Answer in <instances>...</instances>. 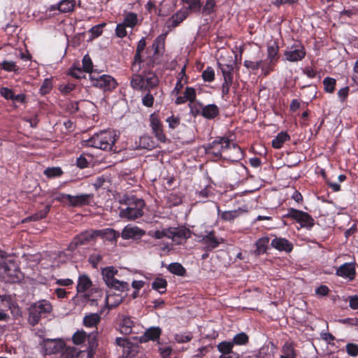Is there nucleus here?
I'll return each instance as SVG.
<instances>
[{"instance_id":"21","label":"nucleus","mask_w":358,"mask_h":358,"mask_svg":"<svg viewBox=\"0 0 358 358\" xmlns=\"http://www.w3.org/2000/svg\"><path fill=\"white\" fill-rule=\"evenodd\" d=\"M279 46L276 41H271L267 45V60L271 65H275L279 59Z\"/></svg>"},{"instance_id":"29","label":"nucleus","mask_w":358,"mask_h":358,"mask_svg":"<svg viewBox=\"0 0 358 358\" xmlns=\"http://www.w3.org/2000/svg\"><path fill=\"white\" fill-rule=\"evenodd\" d=\"M220 114V109L216 104L203 106L202 117L207 120H213Z\"/></svg>"},{"instance_id":"8","label":"nucleus","mask_w":358,"mask_h":358,"mask_svg":"<svg viewBox=\"0 0 358 358\" xmlns=\"http://www.w3.org/2000/svg\"><path fill=\"white\" fill-rule=\"evenodd\" d=\"M282 221L285 225L287 223L285 219H290L300 224L301 228L310 230L315 225V220L313 217L306 212L294 208H289L287 213L282 215Z\"/></svg>"},{"instance_id":"3","label":"nucleus","mask_w":358,"mask_h":358,"mask_svg":"<svg viewBox=\"0 0 358 358\" xmlns=\"http://www.w3.org/2000/svg\"><path fill=\"white\" fill-rule=\"evenodd\" d=\"M114 131L103 130L94 134L85 141V145L103 150H111L117 141Z\"/></svg>"},{"instance_id":"56","label":"nucleus","mask_w":358,"mask_h":358,"mask_svg":"<svg viewBox=\"0 0 358 358\" xmlns=\"http://www.w3.org/2000/svg\"><path fill=\"white\" fill-rule=\"evenodd\" d=\"M192 338L193 336L191 333H188L187 334H176L174 336L175 341L178 343H188L192 341Z\"/></svg>"},{"instance_id":"33","label":"nucleus","mask_w":358,"mask_h":358,"mask_svg":"<svg viewBox=\"0 0 358 358\" xmlns=\"http://www.w3.org/2000/svg\"><path fill=\"white\" fill-rule=\"evenodd\" d=\"M50 195L53 198L54 201H57L63 205H67L69 206L71 200V194L59 192L57 191V189H52L50 192Z\"/></svg>"},{"instance_id":"55","label":"nucleus","mask_w":358,"mask_h":358,"mask_svg":"<svg viewBox=\"0 0 358 358\" xmlns=\"http://www.w3.org/2000/svg\"><path fill=\"white\" fill-rule=\"evenodd\" d=\"M148 92L142 97V103L144 106L150 108L154 104L155 98L154 95L151 93V90Z\"/></svg>"},{"instance_id":"37","label":"nucleus","mask_w":358,"mask_h":358,"mask_svg":"<svg viewBox=\"0 0 358 358\" xmlns=\"http://www.w3.org/2000/svg\"><path fill=\"white\" fill-rule=\"evenodd\" d=\"M51 206L48 204L46 205L43 209H41L31 216L28 217L27 220L29 221H38L45 218L50 210Z\"/></svg>"},{"instance_id":"35","label":"nucleus","mask_w":358,"mask_h":358,"mask_svg":"<svg viewBox=\"0 0 358 358\" xmlns=\"http://www.w3.org/2000/svg\"><path fill=\"white\" fill-rule=\"evenodd\" d=\"M167 285L166 280L162 278H157L152 282V288L161 294L166 293Z\"/></svg>"},{"instance_id":"25","label":"nucleus","mask_w":358,"mask_h":358,"mask_svg":"<svg viewBox=\"0 0 358 358\" xmlns=\"http://www.w3.org/2000/svg\"><path fill=\"white\" fill-rule=\"evenodd\" d=\"M196 90L194 88L191 87H187L183 93L182 96H178L175 101L176 104L180 105L185 103L187 101L192 103L195 101L196 99Z\"/></svg>"},{"instance_id":"15","label":"nucleus","mask_w":358,"mask_h":358,"mask_svg":"<svg viewBox=\"0 0 358 358\" xmlns=\"http://www.w3.org/2000/svg\"><path fill=\"white\" fill-rule=\"evenodd\" d=\"M168 233V237L178 243L189 238L192 234L191 231L186 227L169 229Z\"/></svg>"},{"instance_id":"2","label":"nucleus","mask_w":358,"mask_h":358,"mask_svg":"<svg viewBox=\"0 0 358 358\" xmlns=\"http://www.w3.org/2000/svg\"><path fill=\"white\" fill-rule=\"evenodd\" d=\"M120 203L127 206L126 208H120L119 215L121 218L135 220L143 216V208L145 206L143 199L134 196H125Z\"/></svg>"},{"instance_id":"23","label":"nucleus","mask_w":358,"mask_h":358,"mask_svg":"<svg viewBox=\"0 0 358 358\" xmlns=\"http://www.w3.org/2000/svg\"><path fill=\"white\" fill-rule=\"evenodd\" d=\"M145 234V231L138 227L127 225L122 230L121 236L124 240L140 238Z\"/></svg>"},{"instance_id":"57","label":"nucleus","mask_w":358,"mask_h":358,"mask_svg":"<svg viewBox=\"0 0 358 358\" xmlns=\"http://www.w3.org/2000/svg\"><path fill=\"white\" fill-rule=\"evenodd\" d=\"M345 349L348 355L353 357L358 356V344L349 343L346 345Z\"/></svg>"},{"instance_id":"24","label":"nucleus","mask_w":358,"mask_h":358,"mask_svg":"<svg viewBox=\"0 0 358 358\" xmlns=\"http://www.w3.org/2000/svg\"><path fill=\"white\" fill-rule=\"evenodd\" d=\"M271 245L279 250L290 252L293 250V245L286 238L275 237L271 241Z\"/></svg>"},{"instance_id":"11","label":"nucleus","mask_w":358,"mask_h":358,"mask_svg":"<svg viewBox=\"0 0 358 358\" xmlns=\"http://www.w3.org/2000/svg\"><path fill=\"white\" fill-rule=\"evenodd\" d=\"M205 232V234H194V236L198 238V241L204 245V250L207 252L212 251L223 243L224 239L217 236L214 230L206 231Z\"/></svg>"},{"instance_id":"51","label":"nucleus","mask_w":358,"mask_h":358,"mask_svg":"<svg viewBox=\"0 0 358 358\" xmlns=\"http://www.w3.org/2000/svg\"><path fill=\"white\" fill-rule=\"evenodd\" d=\"M222 69V71L223 73L224 80L223 84H225L226 86H227V85H231L233 83V78H234L233 70H234V69Z\"/></svg>"},{"instance_id":"61","label":"nucleus","mask_w":358,"mask_h":358,"mask_svg":"<svg viewBox=\"0 0 358 358\" xmlns=\"http://www.w3.org/2000/svg\"><path fill=\"white\" fill-rule=\"evenodd\" d=\"M102 256L100 254H92L89 257V262L94 268L97 267L98 264L102 260Z\"/></svg>"},{"instance_id":"38","label":"nucleus","mask_w":358,"mask_h":358,"mask_svg":"<svg viewBox=\"0 0 358 358\" xmlns=\"http://www.w3.org/2000/svg\"><path fill=\"white\" fill-rule=\"evenodd\" d=\"M167 268L171 273L178 276H185L186 274L185 268L181 264L178 262L171 263Z\"/></svg>"},{"instance_id":"20","label":"nucleus","mask_w":358,"mask_h":358,"mask_svg":"<svg viewBox=\"0 0 358 358\" xmlns=\"http://www.w3.org/2000/svg\"><path fill=\"white\" fill-rule=\"evenodd\" d=\"M76 7V0H61L59 3L51 5L50 11L59 10L61 13L73 12Z\"/></svg>"},{"instance_id":"12","label":"nucleus","mask_w":358,"mask_h":358,"mask_svg":"<svg viewBox=\"0 0 358 358\" xmlns=\"http://www.w3.org/2000/svg\"><path fill=\"white\" fill-rule=\"evenodd\" d=\"M150 126L155 138L161 143H166L167 138L164 134L163 124L156 113L150 115Z\"/></svg>"},{"instance_id":"5","label":"nucleus","mask_w":358,"mask_h":358,"mask_svg":"<svg viewBox=\"0 0 358 358\" xmlns=\"http://www.w3.org/2000/svg\"><path fill=\"white\" fill-rule=\"evenodd\" d=\"M0 278L8 283L20 282L24 275L14 261H0Z\"/></svg>"},{"instance_id":"19","label":"nucleus","mask_w":358,"mask_h":358,"mask_svg":"<svg viewBox=\"0 0 358 358\" xmlns=\"http://www.w3.org/2000/svg\"><path fill=\"white\" fill-rule=\"evenodd\" d=\"M162 331L159 327H151L145 330L144 334L140 336V343H147L148 341H158Z\"/></svg>"},{"instance_id":"22","label":"nucleus","mask_w":358,"mask_h":358,"mask_svg":"<svg viewBox=\"0 0 358 358\" xmlns=\"http://www.w3.org/2000/svg\"><path fill=\"white\" fill-rule=\"evenodd\" d=\"M306 55V52L303 46L292 47L285 53V57L287 60L296 62L301 60Z\"/></svg>"},{"instance_id":"30","label":"nucleus","mask_w":358,"mask_h":358,"mask_svg":"<svg viewBox=\"0 0 358 358\" xmlns=\"http://www.w3.org/2000/svg\"><path fill=\"white\" fill-rule=\"evenodd\" d=\"M185 70L186 69H181L180 72L178 73L176 86L172 91L173 95H178L183 88L184 85L187 83L188 77L186 76Z\"/></svg>"},{"instance_id":"16","label":"nucleus","mask_w":358,"mask_h":358,"mask_svg":"<svg viewBox=\"0 0 358 358\" xmlns=\"http://www.w3.org/2000/svg\"><path fill=\"white\" fill-rule=\"evenodd\" d=\"M336 275L350 280L356 276V268L354 263H345L336 268Z\"/></svg>"},{"instance_id":"14","label":"nucleus","mask_w":358,"mask_h":358,"mask_svg":"<svg viewBox=\"0 0 358 358\" xmlns=\"http://www.w3.org/2000/svg\"><path fill=\"white\" fill-rule=\"evenodd\" d=\"M65 344L60 340L47 339L44 341L43 349L46 355H55L63 351Z\"/></svg>"},{"instance_id":"36","label":"nucleus","mask_w":358,"mask_h":358,"mask_svg":"<svg viewBox=\"0 0 358 358\" xmlns=\"http://www.w3.org/2000/svg\"><path fill=\"white\" fill-rule=\"evenodd\" d=\"M106 285L110 288L115 289V290L120 292H127L129 290V285L128 282L120 281L116 278L110 282V283L106 284Z\"/></svg>"},{"instance_id":"28","label":"nucleus","mask_w":358,"mask_h":358,"mask_svg":"<svg viewBox=\"0 0 358 358\" xmlns=\"http://www.w3.org/2000/svg\"><path fill=\"white\" fill-rule=\"evenodd\" d=\"M97 237H101L110 242L116 241L120 236V234L115 229L107 228L104 229H96Z\"/></svg>"},{"instance_id":"64","label":"nucleus","mask_w":358,"mask_h":358,"mask_svg":"<svg viewBox=\"0 0 358 358\" xmlns=\"http://www.w3.org/2000/svg\"><path fill=\"white\" fill-rule=\"evenodd\" d=\"M76 358H94V352L92 349L90 350L80 351Z\"/></svg>"},{"instance_id":"40","label":"nucleus","mask_w":358,"mask_h":358,"mask_svg":"<svg viewBox=\"0 0 358 358\" xmlns=\"http://www.w3.org/2000/svg\"><path fill=\"white\" fill-rule=\"evenodd\" d=\"M64 172L62 168L59 166L48 167L43 171V174L48 178H59L63 175Z\"/></svg>"},{"instance_id":"43","label":"nucleus","mask_w":358,"mask_h":358,"mask_svg":"<svg viewBox=\"0 0 358 358\" xmlns=\"http://www.w3.org/2000/svg\"><path fill=\"white\" fill-rule=\"evenodd\" d=\"M99 322L100 317L96 313L86 315L83 319V324L87 327H95Z\"/></svg>"},{"instance_id":"7","label":"nucleus","mask_w":358,"mask_h":358,"mask_svg":"<svg viewBox=\"0 0 358 358\" xmlns=\"http://www.w3.org/2000/svg\"><path fill=\"white\" fill-rule=\"evenodd\" d=\"M231 146L234 149L241 150V148L236 143H231L230 140L225 136L217 137L211 143L205 146L206 153L212 155L214 157L220 159L222 157V153L229 150Z\"/></svg>"},{"instance_id":"58","label":"nucleus","mask_w":358,"mask_h":358,"mask_svg":"<svg viewBox=\"0 0 358 358\" xmlns=\"http://www.w3.org/2000/svg\"><path fill=\"white\" fill-rule=\"evenodd\" d=\"M166 122L169 124V127L170 129H174L180 125V118L178 116L172 115L166 118Z\"/></svg>"},{"instance_id":"48","label":"nucleus","mask_w":358,"mask_h":358,"mask_svg":"<svg viewBox=\"0 0 358 358\" xmlns=\"http://www.w3.org/2000/svg\"><path fill=\"white\" fill-rule=\"evenodd\" d=\"M336 80L330 77H327L323 80L324 90L326 92L333 93L335 90Z\"/></svg>"},{"instance_id":"13","label":"nucleus","mask_w":358,"mask_h":358,"mask_svg":"<svg viewBox=\"0 0 358 358\" xmlns=\"http://www.w3.org/2000/svg\"><path fill=\"white\" fill-rule=\"evenodd\" d=\"M189 15V13L187 9H184L182 8L178 10L167 20L166 22V27L169 29L177 27L188 17Z\"/></svg>"},{"instance_id":"27","label":"nucleus","mask_w":358,"mask_h":358,"mask_svg":"<svg viewBox=\"0 0 358 358\" xmlns=\"http://www.w3.org/2000/svg\"><path fill=\"white\" fill-rule=\"evenodd\" d=\"M297 351L293 342L286 341L281 348L280 358H296Z\"/></svg>"},{"instance_id":"45","label":"nucleus","mask_w":358,"mask_h":358,"mask_svg":"<svg viewBox=\"0 0 358 358\" xmlns=\"http://www.w3.org/2000/svg\"><path fill=\"white\" fill-rule=\"evenodd\" d=\"M217 350L223 355V357L227 354H232L234 344L232 342L222 341L217 345Z\"/></svg>"},{"instance_id":"10","label":"nucleus","mask_w":358,"mask_h":358,"mask_svg":"<svg viewBox=\"0 0 358 358\" xmlns=\"http://www.w3.org/2000/svg\"><path fill=\"white\" fill-rule=\"evenodd\" d=\"M97 238L96 229H87L76 235L67 247V250L74 252L78 247L94 241Z\"/></svg>"},{"instance_id":"54","label":"nucleus","mask_w":358,"mask_h":358,"mask_svg":"<svg viewBox=\"0 0 358 358\" xmlns=\"http://www.w3.org/2000/svg\"><path fill=\"white\" fill-rule=\"evenodd\" d=\"M106 25L105 22L93 26L89 31L92 38L100 36L103 33V28Z\"/></svg>"},{"instance_id":"49","label":"nucleus","mask_w":358,"mask_h":358,"mask_svg":"<svg viewBox=\"0 0 358 358\" xmlns=\"http://www.w3.org/2000/svg\"><path fill=\"white\" fill-rule=\"evenodd\" d=\"M249 342L248 336L244 333L241 332L234 336L232 343L234 345H245Z\"/></svg>"},{"instance_id":"17","label":"nucleus","mask_w":358,"mask_h":358,"mask_svg":"<svg viewBox=\"0 0 358 358\" xmlns=\"http://www.w3.org/2000/svg\"><path fill=\"white\" fill-rule=\"evenodd\" d=\"M94 195L92 194H82L76 196H71L69 207L76 208L90 205Z\"/></svg>"},{"instance_id":"18","label":"nucleus","mask_w":358,"mask_h":358,"mask_svg":"<svg viewBox=\"0 0 358 358\" xmlns=\"http://www.w3.org/2000/svg\"><path fill=\"white\" fill-rule=\"evenodd\" d=\"M217 213L220 217V219L224 222H234V221L240 217L243 213H247L248 210L243 209L242 208H238V209L234 210H226L221 211L219 206L217 207Z\"/></svg>"},{"instance_id":"59","label":"nucleus","mask_w":358,"mask_h":358,"mask_svg":"<svg viewBox=\"0 0 358 358\" xmlns=\"http://www.w3.org/2000/svg\"><path fill=\"white\" fill-rule=\"evenodd\" d=\"M126 27H127L124 25L122 22L118 24L115 28V35L118 38H124L127 35Z\"/></svg>"},{"instance_id":"1","label":"nucleus","mask_w":358,"mask_h":358,"mask_svg":"<svg viewBox=\"0 0 358 358\" xmlns=\"http://www.w3.org/2000/svg\"><path fill=\"white\" fill-rule=\"evenodd\" d=\"M167 33H162L154 41L152 45L147 47L146 37H142L137 43L132 66L146 64L148 67L159 65L165 52Z\"/></svg>"},{"instance_id":"52","label":"nucleus","mask_w":358,"mask_h":358,"mask_svg":"<svg viewBox=\"0 0 358 358\" xmlns=\"http://www.w3.org/2000/svg\"><path fill=\"white\" fill-rule=\"evenodd\" d=\"M86 337L87 334L84 331H77L73 335L72 341L74 344L80 345L85 341Z\"/></svg>"},{"instance_id":"53","label":"nucleus","mask_w":358,"mask_h":358,"mask_svg":"<svg viewBox=\"0 0 358 358\" xmlns=\"http://www.w3.org/2000/svg\"><path fill=\"white\" fill-rule=\"evenodd\" d=\"M52 83L51 78H45L40 87V94L42 95H45L52 90Z\"/></svg>"},{"instance_id":"41","label":"nucleus","mask_w":358,"mask_h":358,"mask_svg":"<svg viewBox=\"0 0 358 358\" xmlns=\"http://www.w3.org/2000/svg\"><path fill=\"white\" fill-rule=\"evenodd\" d=\"M189 107L190 114L193 117H197L199 115L202 116V112L203 108V105L202 103L199 101H193L188 104Z\"/></svg>"},{"instance_id":"44","label":"nucleus","mask_w":358,"mask_h":358,"mask_svg":"<svg viewBox=\"0 0 358 358\" xmlns=\"http://www.w3.org/2000/svg\"><path fill=\"white\" fill-rule=\"evenodd\" d=\"M255 356L256 358H272L273 352L269 345L265 344L259 348Z\"/></svg>"},{"instance_id":"60","label":"nucleus","mask_w":358,"mask_h":358,"mask_svg":"<svg viewBox=\"0 0 358 358\" xmlns=\"http://www.w3.org/2000/svg\"><path fill=\"white\" fill-rule=\"evenodd\" d=\"M76 166L81 169H85L89 166V161L85 157V155H80L76 159Z\"/></svg>"},{"instance_id":"63","label":"nucleus","mask_w":358,"mask_h":358,"mask_svg":"<svg viewBox=\"0 0 358 358\" xmlns=\"http://www.w3.org/2000/svg\"><path fill=\"white\" fill-rule=\"evenodd\" d=\"M1 95L7 100H11L13 96V91L6 87H2L0 89Z\"/></svg>"},{"instance_id":"34","label":"nucleus","mask_w":358,"mask_h":358,"mask_svg":"<svg viewBox=\"0 0 358 358\" xmlns=\"http://www.w3.org/2000/svg\"><path fill=\"white\" fill-rule=\"evenodd\" d=\"M290 136L286 131H281L272 140L271 145L275 149H280L285 142L289 141Z\"/></svg>"},{"instance_id":"47","label":"nucleus","mask_w":358,"mask_h":358,"mask_svg":"<svg viewBox=\"0 0 358 358\" xmlns=\"http://www.w3.org/2000/svg\"><path fill=\"white\" fill-rule=\"evenodd\" d=\"M184 3L188 4V7L183 8L187 9L189 12L199 13L201 11L202 3L200 0H187V2H183Z\"/></svg>"},{"instance_id":"62","label":"nucleus","mask_w":358,"mask_h":358,"mask_svg":"<svg viewBox=\"0 0 358 358\" xmlns=\"http://www.w3.org/2000/svg\"><path fill=\"white\" fill-rule=\"evenodd\" d=\"M202 78L206 82H212L215 79V73L212 69H207L202 73Z\"/></svg>"},{"instance_id":"26","label":"nucleus","mask_w":358,"mask_h":358,"mask_svg":"<svg viewBox=\"0 0 358 358\" xmlns=\"http://www.w3.org/2000/svg\"><path fill=\"white\" fill-rule=\"evenodd\" d=\"M94 69H69L68 75L78 80L89 79V74H94Z\"/></svg>"},{"instance_id":"42","label":"nucleus","mask_w":358,"mask_h":358,"mask_svg":"<svg viewBox=\"0 0 358 358\" xmlns=\"http://www.w3.org/2000/svg\"><path fill=\"white\" fill-rule=\"evenodd\" d=\"M269 241L268 236L262 237L257 241L256 247L258 254H264L266 252Z\"/></svg>"},{"instance_id":"32","label":"nucleus","mask_w":358,"mask_h":358,"mask_svg":"<svg viewBox=\"0 0 358 358\" xmlns=\"http://www.w3.org/2000/svg\"><path fill=\"white\" fill-rule=\"evenodd\" d=\"M134 326V322L131 320V318L129 316H124L121 320L120 323V333L129 335L133 332V327Z\"/></svg>"},{"instance_id":"4","label":"nucleus","mask_w":358,"mask_h":358,"mask_svg":"<svg viewBox=\"0 0 358 358\" xmlns=\"http://www.w3.org/2000/svg\"><path fill=\"white\" fill-rule=\"evenodd\" d=\"M159 82L157 74L148 69L141 74L133 76L131 86L135 90H151L158 85Z\"/></svg>"},{"instance_id":"46","label":"nucleus","mask_w":358,"mask_h":358,"mask_svg":"<svg viewBox=\"0 0 358 358\" xmlns=\"http://www.w3.org/2000/svg\"><path fill=\"white\" fill-rule=\"evenodd\" d=\"M137 14H136L135 13L129 12L125 15L122 23L127 27L133 28L137 24Z\"/></svg>"},{"instance_id":"39","label":"nucleus","mask_w":358,"mask_h":358,"mask_svg":"<svg viewBox=\"0 0 358 358\" xmlns=\"http://www.w3.org/2000/svg\"><path fill=\"white\" fill-rule=\"evenodd\" d=\"M117 271L113 266H108L105 268L102 271L103 279L105 281L106 284L110 283L113 280H114L115 275L117 274Z\"/></svg>"},{"instance_id":"6","label":"nucleus","mask_w":358,"mask_h":358,"mask_svg":"<svg viewBox=\"0 0 358 358\" xmlns=\"http://www.w3.org/2000/svg\"><path fill=\"white\" fill-rule=\"evenodd\" d=\"M52 310V304L47 300L38 301L31 304L28 309V322L33 327L36 325L41 319L47 317Z\"/></svg>"},{"instance_id":"50","label":"nucleus","mask_w":358,"mask_h":358,"mask_svg":"<svg viewBox=\"0 0 358 358\" xmlns=\"http://www.w3.org/2000/svg\"><path fill=\"white\" fill-rule=\"evenodd\" d=\"M216 3L215 0H206L202 9V13L205 15H209L214 13Z\"/></svg>"},{"instance_id":"31","label":"nucleus","mask_w":358,"mask_h":358,"mask_svg":"<svg viewBox=\"0 0 358 358\" xmlns=\"http://www.w3.org/2000/svg\"><path fill=\"white\" fill-rule=\"evenodd\" d=\"M92 285V282L90 277L86 274H83L79 276L77 284L78 293H83L86 292Z\"/></svg>"},{"instance_id":"9","label":"nucleus","mask_w":358,"mask_h":358,"mask_svg":"<svg viewBox=\"0 0 358 358\" xmlns=\"http://www.w3.org/2000/svg\"><path fill=\"white\" fill-rule=\"evenodd\" d=\"M89 80L92 86L103 91L110 92L117 86V83L114 78L109 75H100L96 71L94 72V74H89Z\"/></svg>"}]
</instances>
